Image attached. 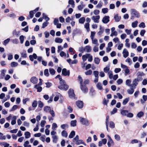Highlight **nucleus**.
<instances>
[{
  "label": "nucleus",
  "mask_w": 147,
  "mask_h": 147,
  "mask_svg": "<svg viewBox=\"0 0 147 147\" xmlns=\"http://www.w3.org/2000/svg\"><path fill=\"white\" fill-rule=\"evenodd\" d=\"M121 17L119 16L118 15H116L114 16V18L116 22H119L121 19Z\"/></svg>",
  "instance_id": "obj_33"
},
{
  "label": "nucleus",
  "mask_w": 147,
  "mask_h": 147,
  "mask_svg": "<svg viewBox=\"0 0 147 147\" xmlns=\"http://www.w3.org/2000/svg\"><path fill=\"white\" fill-rule=\"evenodd\" d=\"M146 135V132H143L141 134L140 137L141 138H143L145 137Z\"/></svg>",
  "instance_id": "obj_63"
},
{
  "label": "nucleus",
  "mask_w": 147,
  "mask_h": 147,
  "mask_svg": "<svg viewBox=\"0 0 147 147\" xmlns=\"http://www.w3.org/2000/svg\"><path fill=\"white\" fill-rule=\"evenodd\" d=\"M92 73V71L91 69L85 72V74L86 75H90Z\"/></svg>",
  "instance_id": "obj_44"
},
{
  "label": "nucleus",
  "mask_w": 147,
  "mask_h": 147,
  "mask_svg": "<svg viewBox=\"0 0 147 147\" xmlns=\"http://www.w3.org/2000/svg\"><path fill=\"white\" fill-rule=\"evenodd\" d=\"M49 22H44L42 24V28H45L49 24Z\"/></svg>",
  "instance_id": "obj_56"
},
{
  "label": "nucleus",
  "mask_w": 147,
  "mask_h": 147,
  "mask_svg": "<svg viewBox=\"0 0 147 147\" xmlns=\"http://www.w3.org/2000/svg\"><path fill=\"white\" fill-rule=\"evenodd\" d=\"M144 113L142 111H140L137 114V116L140 118L143 116Z\"/></svg>",
  "instance_id": "obj_48"
},
{
  "label": "nucleus",
  "mask_w": 147,
  "mask_h": 147,
  "mask_svg": "<svg viewBox=\"0 0 147 147\" xmlns=\"http://www.w3.org/2000/svg\"><path fill=\"white\" fill-rule=\"evenodd\" d=\"M93 74L95 77H98V75L99 74V72L98 71H94L93 72Z\"/></svg>",
  "instance_id": "obj_58"
},
{
  "label": "nucleus",
  "mask_w": 147,
  "mask_h": 147,
  "mask_svg": "<svg viewBox=\"0 0 147 147\" xmlns=\"http://www.w3.org/2000/svg\"><path fill=\"white\" fill-rule=\"evenodd\" d=\"M30 81L32 83L36 84L38 82V80L35 77H33L30 79Z\"/></svg>",
  "instance_id": "obj_14"
},
{
  "label": "nucleus",
  "mask_w": 147,
  "mask_h": 147,
  "mask_svg": "<svg viewBox=\"0 0 147 147\" xmlns=\"http://www.w3.org/2000/svg\"><path fill=\"white\" fill-rule=\"evenodd\" d=\"M80 4L78 6V9H82L85 7V5L84 4V3L82 1L80 2Z\"/></svg>",
  "instance_id": "obj_17"
},
{
  "label": "nucleus",
  "mask_w": 147,
  "mask_h": 147,
  "mask_svg": "<svg viewBox=\"0 0 147 147\" xmlns=\"http://www.w3.org/2000/svg\"><path fill=\"white\" fill-rule=\"evenodd\" d=\"M128 113V111L126 110H122L121 112V114L124 116L127 115Z\"/></svg>",
  "instance_id": "obj_28"
},
{
  "label": "nucleus",
  "mask_w": 147,
  "mask_h": 147,
  "mask_svg": "<svg viewBox=\"0 0 147 147\" xmlns=\"http://www.w3.org/2000/svg\"><path fill=\"white\" fill-rule=\"evenodd\" d=\"M116 140L118 141L120 140V136L118 134H115L114 136Z\"/></svg>",
  "instance_id": "obj_60"
},
{
  "label": "nucleus",
  "mask_w": 147,
  "mask_h": 147,
  "mask_svg": "<svg viewBox=\"0 0 147 147\" xmlns=\"http://www.w3.org/2000/svg\"><path fill=\"white\" fill-rule=\"evenodd\" d=\"M109 127L112 128H113L115 127V124L112 121L110 122Z\"/></svg>",
  "instance_id": "obj_45"
},
{
  "label": "nucleus",
  "mask_w": 147,
  "mask_h": 147,
  "mask_svg": "<svg viewBox=\"0 0 147 147\" xmlns=\"http://www.w3.org/2000/svg\"><path fill=\"white\" fill-rule=\"evenodd\" d=\"M80 123L82 124L85 125L86 126H88L89 125V121L86 119L80 117Z\"/></svg>",
  "instance_id": "obj_4"
},
{
  "label": "nucleus",
  "mask_w": 147,
  "mask_h": 147,
  "mask_svg": "<svg viewBox=\"0 0 147 147\" xmlns=\"http://www.w3.org/2000/svg\"><path fill=\"white\" fill-rule=\"evenodd\" d=\"M91 39L92 41V43L93 44L96 45H98V41L97 39L93 38Z\"/></svg>",
  "instance_id": "obj_41"
},
{
  "label": "nucleus",
  "mask_w": 147,
  "mask_h": 147,
  "mask_svg": "<svg viewBox=\"0 0 147 147\" xmlns=\"http://www.w3.org/2000/svg\"><path fill=\"white\" fill-rule=\"evenodd\" d=\"M5 71L4 70H3L2 71L1 74V75L3 76H2L0 77V79H2L4 77V76L5 75Z\"/></svg>",
  "instance_id": "obj_59"
},
{
  "label": "nucleus",
  "mask_w": 147,
  "mask_h": 147,
  "mask_svg": "<svg viewBox=\"0 0 147 147\" xmlns=\"http://www.w3.org/2000/svg\"><path fill=\"white\" fill-rule=\"evenodd\" d=\"M57 127V124L56 123H53L52 125V129L53 131L56 130V128Z\"/></svg>",
  "instance_id": "obj_42"
},
{
  "label": "nucleus",
  "mask_w": 147,
  "mask_h": 147,
  "mask_svg": "<svg viewBox=\"0 0 147 147\" xmlns=\"http://www.w3.org/2000/svg\"><path fill=\"white\" fill-rule=\"evenodd\" d=\"M60 85L58 86V88L61 90H67L68 88V86L66 84L65 81H63L60 82Z\"/></svg>",
  "instance_id": "obj_2"
},
{
  "label": "nucleus",
  "mask_w": 147,
  "mask_h": 147,
  "mask_svg": "<svg viewBox=\"0 0 147 147\" xmlns=\"http://www.w3.org/2000/svg\"><path fill=\"white\" fill-rule=\"evenodd\" d=\"M10 40V39L9 38H7V39L4 40L3 42V44L5 45H6L8 43Z\"/></svg>",
  "instance_id": "obj_62"
},
{
  "label": "nucleus",
  "mask_w": 147,
  "mask_h": 147,
  "mask_svg": "<svg viewBox=\"0 0 147 147\" xmlns=\"http://www.w3.org/2000/svg\"><path fill=\"white\" fill-rule=\"evenodd\" d=\"M55 41L56 43H61L63 42V40L60 38L57 37L55 38Z\"/></svg>",
  "instance_id": "obj_19"
},
{
  "label": "nucleus",
  "mask_w": 147,
  "mask_h": 147,
  "mask_svg": "<svg viewBox=\"0 0 147 147\" xmlns=\"http://www.w3.org/2000/svg\"><path fill=\"white\" fill-rule=\"evenodd\" d=\"M24 36L23 35H21L19 39L21 44H23V43L24 40Z\"/></svg>",
  "instance_id": "obj_53"
},
{
  "label": "nucleus",
  "mask_w": 147,
  "mask_h": 147,
  "mask_svg": "<svg viewBox=\"0 0 147 147\" xmlns=\"http://www.w3.org/2000/svg\"><path fill=\"white\" fill-rule=\"evenodd\" d=\"M34 88L37 90V92H40L42 90V88L41 86H39L38 84L36 85Z\"/></svg>",
  "instance_id": "obj_24"
},
{
  "label": "nucleus",
  "mask_w": 147,
  "mask_h": 147,
  "mask_svg": "<svg viewBox=\"0 0 147 147\" xmlns=\"http://www.w3.org/2000/svg\"><path fill=\"white\" fill-rule=\"evenodd\" d=\"M75 133L74 131H72L70 133V134L69 136V137L70 138H72L74 136H75Z\"/></svg>",
  "instance_id": "obj_34"
},
{
  "label": "nucleus",
  "mask_w": 147,
  "mask_h": 147,
  "mask_svg": "<svg viewBox=\"0 0 147 147\" xmlns=\"http://www.w3.org/2000/svg\"><path fill=\"white\" fill-rule=\"evenodd\" d=\"M96 86L98 89L99 90H102V87L101 83H98L97 84Z\"/></svg>",
  "instance_id": "obj_37"
},
{
  "label": "nucleus",
  "mask_w": 147,
  "mask_h": 147,
  "mask_svg": "<svg viewBox=\"0 0 147 147\" xmlns=\"http://www.w3.org/2000/svg\"><path fill=\"white\" fill-rule=\"evenodd\" d=\"M6 139L5 136H4L3 134L1 133L0 132V140H5Z\"/></svg>",
  "instance_id": "obj_57"
},
{
  "label": "nucleus",
  "mask_w": 147,
  "mask_h": 147,
  "mask_svg": "<svg viewBox=\"0 0 147 147\" xmlns=\"http://www.w3.org/2000/svg\"><path fill=\"white\" fill-rule=\"evenodd\" d=\"M85 21V19L84 17L80 18L79 20V22L80 24H83Z\"/></svg>",
  "instance_id": "obj_22"
},
{
  "label": "nucleus",
  "mask_w": 147,
  "mask_h": 147,
  "mask_svg": "<svg viewBox=\"0 0 147 147\" xmlns=\"http://www.w3.org/2000/svg\"><path fill=\"white\" fill-rule=\"evenodd\" d=\"M129 100V97L125 98L123 100V101L122 102V104L123 105H126L127 104V103L128 102Z\"/></svg>",
  "instance_id": "obj_30"
},
{
  "label": "nucleus",
  "mask_w": 147,
  "mask_h": 147,
  "mask_svg": "<svg viewBox=\"0 0 147 147\" xmlns=\"http://www.w3.org/2000/svg\"><path fill=\"white\" fill-rule=\"evenodd\" d=\"M17 119V117L16 116H14L12 118V121L11 124L12 125H14L16 123V120Z\"/></svg>",
  "instance_id": "obj_18"
},
{
  "label": "nucleus",
  "mask_w": 147,
  "mask_h": 147,
  "mask_svg": "<svg viewBox=\"0 0 147 147\" xmlns=\"http://www.w3.org/2000/svg\"><path fill=\"white\" fill-rule=\"evenodd\" d=\"M108 74L109 76V78L110 79H112L113 77L112 72V71H109L108 73Z\"/></svg>",
  "instance_id": "obj_61"
},
{
  "label": "nucleus",
  "mask_w": 147,
  "mask_h": 147,
  "mask_svg": "<svg viewBox=\"0 0 147 147\" xmlns=\"http://www.w3.org/2000/svg\"><path fill=\"white\" fill-rule=\"evenodd\" d=\"M77 105L79 108L81 109L82 108L83 105V102L82 101H76Z\"/></svg>",
  "instance_id": "obj_10"
},
{
  "label": "nucleus",
  "mask_w": 147,
  "mask_h": 147,
  "mask_svg": "<svg viewBox=\"0 0 147 147\" xmlns=\"http://www.w3.org/2000/svg\"><path fill=\"white\" fill-rule=\"evenodd\" d=\"M92 19L94 22L98 23L99 22V20L100 19V16H93Z\"/></svg>",
  "instance_id": "obj_9"
},
{
  "label": "nucleus",
  "mask_w": 147,
  "mask_h": 147,
  "mask_svg": "<svg viewBox=\"0 0 147 147\" xmlns=\"http://www.w3.org/2000/svg\"><path fill=\"white\" fill-rule=\"evenodd\" d=\"M95 63L97 64H98L100 62V59L98 58H95L94 59Z\"/></svg>",
  "instance_id": "obj_43"
},
{
  "label": "nucleus",
  "mask_w": 147,
  "mask_h": 147,
  "mask_svg": "<svg viewBox=\"0 0 147 147\" xmlns=\"http://www.w3.org/2000/svg\"><path fill=\"white\" fill-rule=\"evenodd\" d=\"M23 145L24 147H31V145L29 144V142L28 140L24 142Z\"/></svg>",
  "instance_id": "obj_25"
},
{
  "label": "nucleus",
  "mask_w": 147,
  "mask_h": 147,
  "mask_svg": "<svg viewBox=\"0 0 147 147\" xmlns=\"http://www.w3.org/2000/svg\"><path fill=\"white\" fill-rule=\"evenodd\" d=\"M138 24V22L136 21L134 22H132V27L134 28L137 27Z\"/></svg>",
  "instance_id": "obj_50"
},
{
  "label": "nucleus",
  "mask_w": 147,
  "mask_h": 147,
  "mask_svg": "<svg viewBox=\"0 0 147 147\" xmlns=\"http://www.w3.org/2000/svg\"><path fill=\"white\" fill-rule=\"evenodd\" d=\"M142 98L143 100L141 99L140 101L142 104H143L147 100V95H144L142 96Z\"/></svg>",
  "instance_id": "obj_21"
},
{
  "label": "nucleus",
  "mask_w": 147,
  "mask_h": 147,
  "mask_svg": "<svg viewBox=\"0 0 147 147\" xmlns=\"http://www.w3.org/2000/svg\"><path fill=\"white\" fill-rule=\"evenodd\" d=\"M87 56L88 58V61H89L91 62L92 61L93 59V57L92 55H91L90 54H87Z\"/></svg>",
  "instance_id": "obj_32"
},
{
  "label": "nucleus",
  "mask_w": 147,
  "mask_h": 147,
  "mask_svg": "<svg viewBox=\"0 0 147 147\" xmlns=\"http://www.w3.org/2000/svg\"><path fill=\"white\" fill-rule=\"evenodd\" d=\"M35 12H34V11H31L30 12V14H29V17L30 18H28L29 19H30V18H32L33 16V15L35 13Z\"/></svg>",
  "instance_id": "obj_54"
},
{
  "label": "nucleus",
  "mask_w": 147,
  "mask_h": 147,
  "mask_svg": "<svg viewBox=\"0 0 147 147\" xmlns=\"http://www.w3.org/2000/svg\"><path fill=\"white\" fill-rule=\"evenodd\" d=\"M85 51L89 53L91 51V47L88 45H87L84 47Z\"/></svg>",
  "instance_id": "obj_16"
},
{
  "label": "nucleus",
  "mask_w": 147,
  "mask_h": 147,
  "mask_svg": "<svg viewBox=\"0 0 147 147\" xmlns=\"http://www.w3.org/2000/svg\"><path fill=\"white\" fill-rule=\"evenodd\" d=\"M77 121L76 120H74L71 121L70 124L72 127H75L76 125Z\"/></svg>",
  "instance_id": "obj_27"
},
{
  "label": "nucleus",
  "mask_w": 147,
  "mask_h": 147,
  "mask_svg": "<svg viewBox=\"0 0 147 147\" xmlns=\"http://www.w3.org/2000/svg\"><path fill=\"white\" fill-rule=\"evenodd\" d=\"M89 23H86L84 25V27L86 29L87 31L89 32Z\"/></svg>",
  "instance_id": "obj_39"
},
{
  "label": "nucleus",
  "mask_w": 147,
  "mask_h": 147,
  "mask_svg": "<svg viewBox=\"0 0 147 147\" xmlns=\"http://www.w3.org/2000/svg\"><path fill=\"white\" fill-rule=\"evenodd\" d=\"M131 80L129 79H127L125 81V84L128 86L131 87Z\"/></svg>",
  "instance_id": "obj_23"
},
{
  "label": "nucleus",
  "mask_w": 147,
  "mask_h": 147,
  "mask_svg": "<svg viewBox=\"0 0 147 147\" xmlns=\"http://www.w3.org/2000/svg\"><path fill=\"white\" fill-rule=\"evenodd\" d=\"M51 110V108L49 107L46 106L44 108V111L46 112H49Z\"/></svg>",
  "instance_id": "obj_35"
},
{
  "label": "nucleus",
  "mask_w": 147,
  "mask_h": 147,
  "mask_svg": "<svg viewBox=\"0 0 147 147\" xmlns=\"http://www.w3.org/2000/svg\"><path fill=\"white\" fill-rule=\"evenodd\" d=\"M62 74L65 76H69L70 74V71L69 70L67 71L65 68H63L62 71Z\"/></svg>",
  "instance_id": "obj_6"
},
{
  "label": "nucleus",
  "mask_w": 147,
  "mask_h": 147,
  "mask_svg": "<svg viewBox=\"0 0 147 147\" xmlns=\"http://www.w3.org/2000/svg\"><path fill=\"white\" fill-rule=\"evenodd\" d=\"M109 118V116H107V117H106V128H107V130H108Z\"/></svg>",
  "instance_id": "obj_46"
},
{
  "label": "nucleus",
  "mask_w": 147,
  "mask_h": 147,
  "mask_svg": "<svg viewBox=\"0 0 147 147\" xmlns=\"http://www.w3.org/2000/svg\"><path fill=\"white\" fill-rule=\"evenodd\" d=\"M18 65V63L15 62H13L11 63V67H14Z\"/></svg>",
  "instance_id": "obj_49"
},
{
  "label": "nucleus",
  "mask_w": 147,
  "mask_h": 147,
  "mask_svg": "<svg viewBox=\"0 0 147 147\" xmlns=\"http://www.w3.org/2000/svg\"><path fill=\"white\" fill-rule=\"evenodd\" d=\"M117 35V32L116 31H115L111 32V34L110 35L111 36H116Z\"/></svg>",
  "instance_id": "obj_51"
},
{
  "label": "nucleus",
  "mask_w": 147,
  "mask_h": 147,
  "mask_svg": "<svg viewBox=\"0 0 147 147\" xmlns=\"http://www.w3.org/2000/svg\"><path fill=\"white\" fill-rule=\"evenodd\" d=\"M138 77L136 79L138 81H141L143 79L142 76L144 75V73L143 72H138Z\"/></svg>",
  "instance_id": "obj_8"
},
{
  "label": "nucleus",
  "mask_w": 147,
  "mask_h": 147,
  "mask_svg": "<svg viewBox=\"0 0 147 147\" xmlns=\"http://www.w3.org/2000/svg\"><path fill=\"white\" fill-rule=\"evenodd\" d=\"M68 93L69 97L71 98H74L75 96L74 91L72 89H70L68 91Z\"/></svg>",
  "instance_id": "obj_5"
},
{
  "label": "nucleus",
  "mask_w": 147,
  "mask_h": 147,
  "mask_svg": "<svg viewBox=\"0 0 147 147\" xmlns=\"http://www.w3.org/2000/svg\"><path fill=\"white\" fill-rule=\"evenodd\" d=\"M78 78L81 84V90L84 93L87 92L88 91V89L85 86L83 85V80L82 77L80 76H79Z\"/></svg>",
  "instance_id": "obj_1"
},
{
  "label": "nucleus",
  "mask_w": 147,
  "mask_h": 147,
  "mask_svg": "<svg viewBox=\"0 0 147 147\" xmlns=\"http://www.w3.org/2000/svg\"><path fill=\"white\" fill-rule=\"evenodd\" d=\"M138 80H136V79H134L131 84V88H135L136 86L138 84Z\"/></svg>",
  "instance_id": "obj_13"
},
{
  "label": "nucleus",
  "mask_w": 147,
  "mask_h": 147,
  "mask_svg": "<svg viewBox=\"0 0 147 147\" xmlns=\"http://www.w3.org/2000/svg\"><path fill=\"white\" fill-rule=\"evenodd\" d=\"M61 134L62 136L63 137H67V133L65 130L63 131Z\"/></svg>",
  "instance_id": "obj_36"
},
{
  "label": "nucleus",
  "mask_w": 147,
  "mask_h": 147,
  "mask_svg": "<svg viewBox=\"0 0 147 147\" xmlns=\"http://www.w3.org/2000/svg\"><path fill=\"white\" fill-rule=\"evenodd\" d=\"M109 16H105L102 19V22L105 24L107 23L109 21Z\"/></svg>",
  "instance_id": "obj_11"
},
{
  "label": "nucleus",
  "mask_w": 147,
  "mask_h": 147,
  "mask_svg": "<svg viewBox=\"0 0 147 147\" xmlns=\"http://www.w3.org/2000/svg\"><path fill=\"white\" fill-rule=\"evenodd\" d=\"M110 70V68L109 67H106L104 69V71L105 73L109 72Z\"/></svg>",
  "instance_id": "obj_64"
},
{
  "label": "nucleus",
  "mask_w": 147,
  "mask_h": 147,
  "mask_svg": "<svg viewBox=\"0 0 147 147\" xmlns=\"http://www.w3.org/2000/svg\"><path fill=\"white\" fill-rule=\"evenodd\" d=\"M44 74L45 76L47 77L49 76V74L48 72V69H46L44 71Z\"/></svg>",
  "instance_id": "obj_55"
},
{
  "label": "nucleus",
  "mask_w": 147,
  "mask_h": 147,
  "mask_svg": "<svg viewBox=\"0 0 147 147\" xmlns=\"http://www.w3.org/2000/svg\"><path fill=\"white\" fill-rule=\"evenodd\" d=\"M87 54L83 55L82 56V59L84 62L85 61H86L87 58H88Z\"/></svg>",
  "instance_id": "obj_52"
},
{
  "label": "nucleus",
  "mask_w": 147,
  "mask_h": 147,
  "mask_svg": "<svg viewBox=\"0 0 147 147\" xmlns=\"http://www.w3.org/2000/svg\"><path fill=\"white\" fill-rule=\"evenodd\" d=\"M22 57L23 58H26L27 57V54L26 53V51H23L21 53Z\"/></svg>",
  "instance_id": "obj_38"
},
{
  "label": "nucleus",
  "mask_w": 147,
  "mask_h": 147,
  "mask_svg": "<svg viewBox=\"0 0 147 147\" xmlns=\"http://www.w3.org/2000/svg\"><path fill=\"white\" fill-rule=\"evenodd\" d=\"M55 94H56V96H55L54 98V101H57L59 99V97L60 94L57 92H55Z\"/></svg>",
  "instance_id": "obj_40"
},
{
  "label": "nucleus",
  "mask_w": 147,
  "mask_h": 147,
  "mask_svg": "<svg viewBox=\"0 0 147 147\" xmlns=\"http://www.w3.org/2000/svg\"><path fill=\"white\" fill-rule=\"evenodd\" d=\"M73 142L77 145H79L83 143L82 140L79 139L78 135H76L75 137L73 139Z\"/></svg>",
  "instance_id": "obj_3"
},
{
  "label": "nucleus",
  "mask_w": 147,
  "mask_h": 147,
  "mask_svg": "<svg viewBox=\"0 0 147 147\" xmlns=\"http://www.w3.org/2000/svg\"><path fill=\"white\" fill-rule=\"evenodd\" d=\"M29 58L31 61L34 60V59H36L37 58V56L35 53H33L32 55H30L29 56Z\"/></svg>",
  "instance_id": "obj_15"
},
{
  "label": "nucleus",
  "mask_w": 147,
  "mask_h": 147,
  "mask_svg": "<svg viewBox=\"0 0 147 147\" xmlns=\"http://www.w3.org/2000/svg\"><path fill=\"white\" fill-rule=\"evenodd\" d=\"M25 138L26 139H28L31 137V134L28 131L24 133Z\"/></svg>",
  "instance_id": "obj_26"
},
{
  "label": "nucleus",
  "mask_w": 147,
  "mask_h": 147,
  "mask_svg": "<svg viewBox=\"0 0 147 147\" xmlns=\"http://www.w3.org/2000/svg\"><path fill=\"white\" fill-rule=\"evenodd\" d=\"M68 3L69 5H71V7L72 8L74 7L75 6L74 1L73 0H69Z\"/></svg>",
  "instance_id": "obj_29"
},
{
  "label": "nucleus",
  "mask_w": 147,
  "mask_h": 147,
  "mask_svg": "<svg viewBox=\"0 0 147 147\" xmlns=\"http://www.w3.org/2000/svg\"><path fill=\"white\" fill-rule=\"evenodd\" d=\"M114 142L112 139H110V140H108V141L107 142V145L109 147H110L111 145H114Z\"/></svg>",
  "instance_id": "obj_20"
},
{
  "label": "nucleus",
  "mask_w": 147,
  "mask_h": 147,
  "mask_svg": "<svg viewBox=\"0 0 147 147\" xmlns=\"http://www.w3.org/2000/svg\"><path fill=\"white\" fill-rule=\"evenodd\" d=\"M107 142V140L106 139H103L101 141L99 142L98 146L100 147L101 146L102 144H105Z\"/></svg>",
  "instance_id": "obj_12"
},
{
  "label": "nucleus",
  "mask_w": 147,
  "mask_h": 147,
  "mask_svg": "<svg viewBox=\"0 0 147 147\" xmlns=\"http://www.w3.org/2000/svg\"><path fill=\"white\" fill-rule=\"evenodd\" d=\"M49 72L52 75H54L55 72V71L53 68H50L49 69Z\"/></svg>",
  "instance_id": "obj_47"
},
{
  "label": "nucleus",
  "mask_w": 147,
  "mask_h": 147,
  "mask_svg": "<svg viewBox=\"0 0 147 147\" xmlns=\"http://www.w3.org/2000/svg\"><path fill=\"white\" fill-rule=\"evenodd\" d=\"M134 88H131V87L130 89H128L127 90V92L128 93L130 94H132L134 91Z\"/></svg>",
  "instance_id": "obj_31"
},
{
  "label": "nucleus",
  "mask_w": 147,
  "mask_h": 147,
  "mask_svg": "<svg viewBox=\"0 0 147 147\" xmlns=\"http://www.w3.org/2000/svg\"><path fill=\"white\" fill-rule=\"evenodd\" d=\"M122 54L123 55V57L125 58H126L129 56V52L125 48L123 49V51Z\"/></svg>",
  "instance_id": "obj_7"
}]
</instances>
